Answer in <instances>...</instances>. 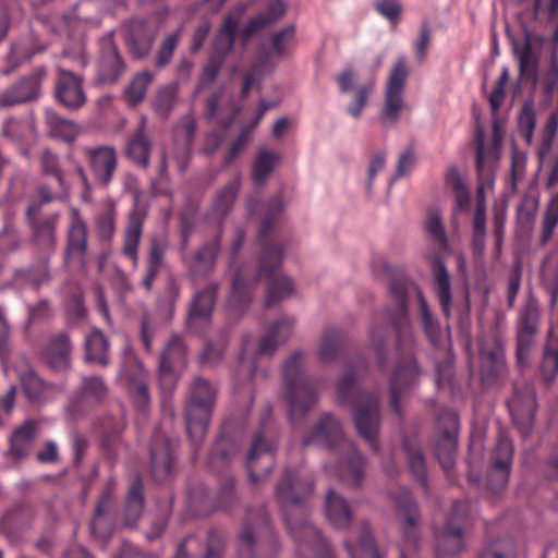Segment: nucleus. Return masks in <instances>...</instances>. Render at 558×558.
Here are the masks:
<instances>
[{
  "label": "nucleus",
  "mask_w": 558,
  "mask_h": 558,
  "mask_svg": "<svg viewBox=\"0 0 558 558\" xmlns=\"http://www.w3.org/2000/svg\"><path fill=\"white\" fill-rule=\"evenodd\" d=\"M411 289L417 296L421 323L426 337L435 343L440 336L438 320L429 311L422 289L403 274L393 276L389 291L395 306L386 311V318L395 330L399 357L389 379V408L399 417H402L401 400L417 386L422 374L415 356V341L410 330L408 298Z\"/></svg>",
  "instance_id": "nucleus-1"
},
{
  "label": "nucleus",
  "mask_w": 558,
  "mask_h": 558,
  "mask_svg": "<svg viewBox=\"0 0 558 558\" xmlns=\"http://www.w3.org/2000/svg\"><path fill=\"white\" fill-rule=\"evenodd\" d=\"M314 484L296 469L287 468L276 486V498L281 505L287 529L296 545V555L305 558H335L327 541L308 521L305 499L312 495Z\"/></svg>",
  "instance_id": "nucleus-2"
},
{
  "label": "nucleus",
  "mask_w": 558,
  "mask_h": 558,
  "mask_svg": "<svg viewBox=\"0 0 558 558\" xmlns=\"http://www.w3.org/2000/svg\"><path fill=\"white\" fill-rule=\"evenodd\" d=\"M368 368L365 357H359L354 364L345 365L342 376L337 381V397L340 404L352 411V420L357 434L378 451V433L381 424L380 398L378 391H363L356 386L357 379Z\"/></svg>",
  "instance_id": "nucleus-3"
},
{
  "label": "nucleus",
  "mask_w": 558,
  "mask_h": 558,
  "mask_svg": "<svg viewBox=\"0 0 558 558\" xmlns=\"http://www.w3.org/2000/svg\"><path fill=\"white\" fill-rule=\"evenodd\" d=\"M283 209L282 196L272 197L267 203L258 232V241L262 245L258 276L268 279L265 300L267 307L290 296L294 289L292 279L279 274L283 259V246L269 238L272 227Z\"/></svg>",
  "instance_id": "nucleus-4"
},
{
  "label": "nucleus",
  "mask_w": 558,
  "mask_h": 558,
  "mask_svg": "<svg viewBox=\"0 0 558 558\" xmlns=\"http://www.w3.org/2000/svg\"><path fill=\"white\" fill-rule=\"evenodd\" d=\"M304 446L339 449L341 457L336 464L338 478L351 486H361L364 478V458L354 442L344 438L340 422L330 413L323 414L303 438Z\"/></svg>",
  "instance_id": "nucleus-5"
},
{
  "label": "nucleus",
  "mask_w": 558,
  "mask_h": 558,
  "mask_svg": "<svg viewBox=\"0 0 558 558\" xmlns=\"http://www.w3.org/2000/svg\"><path fill=\"white\" fill-rule=\"evenodd\" d=\"M217 389L203 377H195L189 388L184 417L186 432L193 448V460L202 447L208 430L214 407L216 404Z\"/></svg>",
  "instance_id": "nucleus-6"
},
{
  "label": "nucleus",
  "mask_w": 558,
  "mask_h": 558,
  "mask_svg": "<svg viewBox=\"0 0 558 558\" xmlns=\"http://www.w3.org/2000/svg\"><path fill=\"white\" fill-rule=\"evenodd\" d=\"M284 399L289 407V420L292 424L304 416L318 401L315 384L303 372L301 351L290 355L282 367Z\"/></svg>",
  "instance_id": "nucleus-7"
},
{
  "label": "nucleus",
  "mask_w": 558,
  "mask_h": 558,
  "mask_svg": "<svg viewBox=\"0 0 558 558\" xmlns=\"http://www.w3.org/2000/svg\"><path fill=\"white\" fill-rule=\"evenodd\" d=\"M277 429L272 422L271 407L263 413L258 429L254 433L245 465L250 481L257 484L268 477L275 465Z\"/></svg>",
  "instance_id": "nucleus-8"
},
{
  "label": "nucleus",
  "mask_w": 558,
  "mask_h": 558,
  "mask_svg": "<svg viewBox=\"0 0 558 558\" xmlns=\"http://www.w3.org/2000/svg\"><path fill=\"white\" fill-rule=\"evenodd\" d=\"M408 77L407 60L401 57L392 64L386 82L384 105L379 112V122L385 129L395 126L407 109L403 94Z\"/></svg>",
  "instance_id": "nucleus-9"
},
{
  "label": "nucleus",
  "mask_w": 558,
  "mask_h": 558,
  "mask_svg": "<svg viewBox=\"0 0 558 558\" xmlns=\"http://www.w3.org/2000/svg\"><path fill=\"white\" fill-rule=\"evenodd\" d=\"M539 326L538 302L534 296H529L515 318V362L519 368H524L529 363Z\"/></svg>",
  "instance_id": "nucleus-10"
},
{
  "label": "nucleus",
  "mask_w": 558,
  "mask_h": 558,
  "mask_svg": "<svg viewBox=\"0 0 558 558\" xmlns=\"http://www.w3.org/2000/svg\"><path fill=\"white\" fill-rule=\"evenodd\" d=\"M391 498L402 522L403 537L399 547L400 558H414L420 544L418 506L407 488H399Z\"/></svg>",
  "instance_id": "nucleus-11"
},
{
  "label": "nucleus",
  "mask_w": 558,
  "mask_h": 558,
  "mask_svg": "<svg viewBox=\"0 0 558 558\" xmlns=\"http://www.w3.org/2000/svg\"><path fill=\"white\" fill-rule=\"evenodd\" d=\"M476 157L475 168L477 174V202L474 215L486 216L484 193L490 190L495 183V170L498 161L499 141L495 137L493 145L486 149L484 135L477 132L475 137Z\"/></svg>",
  "instance_id": "nucleus-12"
},
{
  "label": "nucleus",
  "mask_w": 558,
  "mask_h": 558,
  "mask_svg": "<svg viewBox=\"0 0 558 558\" xmlns=\"http://www.w3.org/2000/svg\"><path fill=\"white\" fill-rule=\"evenodd\" d=\"M507 407L513 424L523 437L532 432L536 411V391L532 384L517 381L513 385V393L507 401Z\"/></svg>",
  "instance_id": "nucleus-13"
},
{
  "label": "nucleus",
  "mask_w": 558,
  "mask_h": 558,
  "mask_svg": "<svg viewBox=\"0 0 558 558\" xmlns=\"http://www.w3.org/2000/svg\"><path fill=\"white\" fill-rule=\"evenodd\" d=\"M186 347L182 338L173 336L159 359V384L163 392L171 393L186 368Z\"/></svg>",
  "instance_id": "nucleus-14"
},
{
  "label": "nucleus",
  "mask_w": 558,
  "mask_h": 558,
  "mask_svg": "<svg viewBox=\"0 0 558 558\" xmlns=\"http://www.w3.org/2000/svg\"><path fill=\"white\" fill-rule=\"evenodd\" d=\"M466 501H454L452 511L441 532L436 533L435 554L437 557L456 556L464 547L462 522L468 511Z\"/></svg>",
  "instance_id": "nucleus-15"
},
{
  "label": "nucleus",
  "mask_w": 558,
  "mask_h": 558,
  "mask_svg": "<svg viewBox=\"0 0 558 558\" xmlns=\"http://www.w3.org/2000/svg\"><path fill=\"white\" fill-rule=\"evenodd\" d=\"M59 214L41 215L40 204H31L26 209V221L33 243L43 252L52 253L57 245L56 228Z\"/></svg>",
  "instance_id": "nucleus-16"
},
{
  "label": "nucleus",
  "mask_w": 558,
  "mask_h": 558,
  "mask_svg": "<svg viewBox=\"0 0 558 558\" xmlns=\"http://www.w3.org/2000/svg\"><path fill=\"white\" fill-rule=\"evenodd\" d=\"M440 435L435 444V454L441 468L449 472L456 463L458 415L452 410H445L438 417Z\"/></svg>",
  "instance_id": "nucleus-17"
},
{
  "label": "nucleus",
  "mask_w": 558,
  "mask_h": 558,
  "mask_svg": "<svg viewBox=\"0 0 558 558\" xmlns=\"http://www.w3.org/2000/svg\"><path fill=\"white\" fill-rule=\"evenodd\" d=\"M512 459V440L506 433H500L492 453V466L487 475V486L493 493H499L507 486Z\"/></svg>",
  "instance_id": "nucleus-18"
},
{
  "label": "nucleus",
  "mask_w": 558,
  "mask_h": 558,
  "mask_svg": "<svg viewBox=\"0 0 558 558\" xmlns=\"http://www.w3.org/2000/svg\"><path fill=\"white\" fill-rule=\"evenodd\" d=\"M47 77L45 66L35 68L28 75L0 94V107L9 108L38 99L43 81Z\"/></svg>",
  "instance_id": "nucleus-19"
},
{
  "label": "nucleus",
  "mask_w": 558,
  "mask_h": 558,
  "mask_svg": "<svg viewBox=\"0 0 558 558\" xmlns=\"http://www.w3.org/2000/svg\"><path fill=\"white\" fill-rule=\"evenodd\" d=\"M83 84L82 75L59 66L54 83L57 101L70 110L81 109L87 100Z\"/></svg>",
  "instance_id": "nucleus-20"
},
{
  "label": "nucleus",
  "mask_w": 558,
  "mask_h": 558,
  "mask_svg": "<svg viewBox=\"0 0 558 558\" xmlns=\"http://www.w3.org/2000/svg\"><path fill=\"white\" fill-rule=\"evenodd\" d=\"M218 288L217 283H209L194 294L187 311L189 329L201 332L211 322Z\"/></svg>",
  "instance_id": "nucleus-21"
},
{
  "label": "nucleus",
  "mask_w": 558,
  "mask_h": 558,
  "mask_svg": "<svg viewBox=\"0 0 558 558\" xmlns=\"http://www.w3.org/2000/svg\"><path fill=\"white\" fill-rule=\"evenodd\" d=\"M174 442L159 428H156L150 441V472L156 482L165 481L174 463Z\"/></svg>",
  "instance_id": "nucleus-22"
},
{
  "label": "nucleus",
  "mask_w": 558,
  "mask_h": 558,
  "mask_svg": "<svg viewBox=\"0 0 558 558\" xmlns=\"http://www.w3.org/2000/svg\"><path fill=\"white\" fill-rule=\"evenodd\" d=\"M95 181L108 187L118 168V155L112 146L87 147L84 149Z\"/></svg>",
  "instance_id": "nucleus-23"
},
{
  "label": "nucleus",
  "mask_w": 558,
  "mask_h": 558,
  "mask_svg": "<svg viewBox=\"0 0 558 558\" xmlns=\"http://www.w3.org/2000/svg\"><path fill=\"white\" fill-rule=\"evenodd\" d=\"M88 248V227L77 208H72L66 232V247L64 259L70 263L73 259L85 264Z\"/></svg>",
  "instance_id": "nucleus-24"
},
{
  "label": "nucleus",
  "mask_w": 558,
  "mask_h": 558,
  "mask_svg": "<svg viewBox=\"0 0 558 558\" xmlns=\"http://www.w3.org/2000/svg\"><path fill=\"white\" fill-rule=\"evenodd\" d=\"M73 345L66 332L52 335L43 350L44 363L53 372L63 373L71 368Z\"/></svg>",
  "instance_id": "nucleus-25"
},
{
  "label": "nucleus",
  "mask_w": 558,
  "mask_h": 558,
  "mask_svg": "<svg viewBox=\"0 0 558 558\" xmlns=\"http://www.w3.org/2000/svg\"><path fill=\"white\" fill-rule=\"evenodd\" d=\"M107 392L101 377H83L80 390L70 400L69 410L74 416L83 414L88 408L102 402Z\"/></svg>",
  "instance_id": "nucleus-26"
},
{
  "label": "nucleus",
  "mask_w": 558,
  "mask_h": 558,
  "mask_svg": "<svg viewBox=\"0 0 558 558\" xmlns=\"http://www.w3.org/2000/svg\"><path fill=\"white\" fill-rule=\"evenodd\" d=\"M145 218L146 210L141 208L138 206V201L135 199L134 208L129 214L122 246V254L132 262L134 269L137 268L140 262L138 248Z\"/></svg>",
  "instance_id": "nucleus-27"
},
{
  "label": "nucleus",
  "mask_w": 558,
  "mask_h": 558,
  "mask_svg": "<svg viewBox=\"0 0 558 558\" xmlns=\"http://www.w3.org/2000/svg\"><path fill=\"white\" fill-rule=\"evenodd\" d=\"M245 12V5L238 7L231 14L227 15L218 29L213 49L209 56L225 60L231 53L235 43L239 19Z\"/></svg>",
  "instance_id": "nucleus-28"
},
{
  "label": "nucleus",
  "mask_w": 558,
  "mask_h": 558,
  "mask_svg": "<svg viewBox=\"0 0 558 558\" xmlns=\"http://www.w3.org/2000/svg\"><path fill=\"white\" fill-rule=\"evenodd\" d=\"M168 251V241L165 236L156 235L151 238L148 246L145 269L141 284L147 291L153 290L155 280L158 278L165 267L166 253Z\"/></svg>",
  "instance_id": "nucleus-29"
},
{
  "label": "nucleus",
  "mask_w": 558,
  "mask_h": 558,
  "mask_svg": "<svg viewBox=\"0 0 558 558\" xmlns=\"http://www.w3.org/2000/svg\"><path fill=\"white\" fill-rule=\"evenodd\" d=\"M287 8L283 0H269L264 12L251 17L247 24L240 31V39L245 46L250 39L266 27L274 25L286 13Z\"/></svg>",
  "instance_id": "nucleus-30"
},
{
  "label": "nucleus",
  "mask_w": 558,
  "mask_h": 558,
  "mask_svg": "<svg viewBox=\"0 0 558 558\" xmlns=\"http://www.w3.org/2000/svg\"><path fill=\"white\" fill-rule=\"evenodd\" d=\"M125 64L111 39L104 40L98 62L97 81L102 84L116 83L124 73Z\"/></svg>",
  "instance_id": "nucleus-31"
},
{
  "label": "nucleus",
  "mask_w": 558,
  "mask_h": 558,
  "mask_svg": "<svg viewBox=\"0 0 558 558\" xmlns=\"http://www.w3.org/2000/svg\"><path fill=\"white\" fill-rule=\"evenodd\" d=\"M125 40L130 53L136 59H144L151 50L155 35L145 21L135 19L126 25Z\"/></svg>",
  "instance_id": "nucleus-32"
},
{
  "label": "nucleus",
  "mask_w": 558,
  "mask_h": 558,
  "mask_svg": "<svg viewBox=\"0 0 558 558\" xmlns=\"http://www.w3.org/2000/svg\"><path fill=\"white\" fill-rule=\"evenodd\" d=\"M432 277L441 312L448 318L452 306L451 280L447 266L439 255H435L432 259Z\"/></svg>",
  "instance_id": "nucleus-33"
},
{
  "label": "nucleus",
  "mask_w": 558,
  "mask_h": 558,
  "mask_svg": "<svg viewBox=\"0 0 558 558\" xmlns=\"http://www.w3.org/2000/svg\"><path fill=\"white\" fill-rule=\"evenodd\" d=\"M295 320L292 317L278 318L259 340L258 355H271L278 345L286 343L293 335Z\"/></svg>",
  "instance_id": "nucleus-34"
},
{
  "label": "nucleus",
  "mask_w": 558,
  "mask_h": 558,
  "mask_svg": "<svg viewBox=\"0 0 558 558\" xmlns=\"http://www.w3.org/2000/svg\"><path fill=\"white\" fill-rule=\"evenodd\" d=\"M347 339L343 331L333 326L326 327L319 339L317 357L324 364L336 362L345 350Z\"/></svg>",
  "instance_id": "nucleus-35"
},
{
  "label": "nucleus",
  "mask_w": 558,
  "mask_h": 558,
  "mask_svg": "<svg viewBox=\"0 0 558 558\" xmlns=\"http://www.w3.org/2000/svg\"><path fill=\"white\" fill-rule=\"evenodd\" d=\"M262 530L271 532L269 525V518L265 511L260 512L258 522L256 524H251L246 522L243 525L239 534L240 558H255V551L257 549L256 535L260 533Z\"/></svg>",
  "instance_id": "nucleus-36"
},
{
  "label": "nucleus",
  "mask_w": 558,
  "mask_h": 558,
  "mask_svg": "<svg viewBox=\"0 0 558 558\" xmlns=\"http://www.w3.org/2000/svg\"><path fill=\"white\" fill-rule=\"evenodd\" d=\"M325 512L330 524L339 530L347 529L352 520L347 500L331 488L326 494Z\"/></svg>",
  "instance_id": "nucleus-37"
},
{
  "label": "nucleus",
  "mask_w": 558,
  "mask_h": 558,
  "mask_svg": "<svg viewBox=\"0 0 558 558\" xmlns=\"http://www.w3.org/2000/svg\"><path fill=\"white\" fill-rule=\"evenodd\" d=\"M13 280L16 284L39 290L51 280L48 258H41L25 269H17Z\"/></svg>",
  "instance_id": "nucleus-38"
},
{
  "label": "nucleus",
  "mask_w": 558,
  "mask_h": 558,
  "mask_svg": "<svg viewBox=\"0 0 558 558\" xmlns=\"http://www.w3.org/2000/svg\"><path fill=\"white\" fill-rule=\"evenodd\" d=\"M239 446L231 438L221 434L217 437L207 459V465L210 471L218 472L228 466L238 452Z\"/></svg>",
  "instance_id": "nucleus-39"
},
{
  "label": "nucleus",
  "mask_w": 558,
  "mask_h": 558,
  "mask_svg": "<svg viewBox=\"0 0 558 558\" xmlns=\"http://www.w3.org/2000/svg\"><path fill=\"white\" fill-rule=\"evenodd\" d=\"M222 231L220 230L213 239L206 241L195 253L191 269L194 272L207 274L215 268L220 248Z\"/></svg>",
  "instance_id": "nucleus-40"
},
{
  "label": "nucleus",
  "mask_w": 558,
  "mask_h": 558,
  "mask_svg": "<svg viewBox=\"0 0 558 558\" xmlns=\"http://www.w3.org/2000/svg\"><path fill=\"white\" fill-rule=\"evenodd\" d=\"M36 434L37 424L33 421L25 422L12 434L7 454L15 460H21L27 457Z\"/></svg>",
  "instance_id": "nucleus-41"
},
{
  "label": "nucleus",
  "mask_w": 558,
  "mask_h": 558,
  "mask_svg": "<svg viewBox=\"0 0 558 558\" xmlns=\"http://www.w3.org/2000/svg\"><path fill=\"white\" fill-rule=\"evenodd\" d=\"M16 374L26 398L32 402H41L53 389V385L43 380L34 369L27 366L25 369H16Z\"/></svg>",
  "instance_id": "nucleus-42"
},
{
  "label": "nucleus",
  "mask_w": 558,
  "mask_h": 558,
  "mask_svg": "<svg viewBox=\"0 0 558 558\" xmlns=\"http://www.w3.org/2000/svg\"><path fill=\"white\" fill-rule=\"evenodd\" d=\"M144 510V494H143V483L140 476L135 478L132 483L124 509H123V525L125 527H133L140 518L142 517Z\"/></svg>",
  "instance_id": "nucleus-43"
},
{
  "label": "nucleus",
  "mask_w": 558,
  "mask_h": 558,
  "mask_svg": "<svg viewBox=\"0 0 558 558\" xmlns=\"http://www.w3.org/2000/svg\"><path fill=\"white\" fill-rule=\"evenodd\" d=\"M112 495L109 490L102 493L90 523L92 533L99 538H108L113 531V523L108 512L112 506Z\"/></svg>",
  "instance_id": "nucleus-44"
},
{
  "label": "nucleus",
  "mask_w": 558,
  "mask_h": 558,
  "mask_svg": "<svg viewBox=\"0 0 558 558\" xmlns=\"http://www.w3.org/2000/svg\"><path fill=\"white\" fill-rule=\"evenodd\" d=\"M196 130L197 122L192 113L183 116L173 128V141L179 146L182 161L190 155Z\"/></svg>",
  "instance_id": "nucleus-45"
},
{
  "label": "nucleus",
  "mask_w": 558,
  "mask_h": 558,
  "mask_svg": "<svg viewBox=\"0 0 558 558\" xmlns=\"http://www.w3.org/2000/svg\"><path fill=\"white\" fill-rule=\"evenodd\" d=\"M151 142L141 125L132 135L126 145L125 154L135 165L147 168L150 161Z\"/></svg>",
  "instance_id": "nucleus-46"
},
{
  "label": "nucleus",
  "mask_w": 558,
  "mask_h": 558,
  "mask_svg": "<svg viewBox=\"0 0 558 558\" xmlns=\"http://www.w3.org/2000/svg\"><path fill=\"white\" fill-rule=\"evenodd\" d=\"M256 280L248 281L241 271H235L232 280V289L228 299L229 307L235 312H244L252 301V287Z\"/></svg>",
  "instance_id": "nucleus-47"
},
{
  "label": "nucleus",
  "mask_w": 558,
  "mask_h": 558,
  "mask_svg": "<svg viewBox=\"0 0 558 558\" xmlns=\"http://www.w3.org/2000/svg\"><path fill=\"white\" fill-rule=\"evenodd\" d=\"M85 361L97 363L102 367L109 364L108 348L109 343L105 335L99 329H94L85 338Z\"/></svg>",
  "instance_id": "nucleus-48"
},
{
  "label": "nucleus",
  "mask_w": 558,
  "mask_h": 558,
  "mask_svg": "<svg viewBox=\"0 0 558 558\" xmlns=\"http://www.w3.org/2000/svg\"><path fill=\"white\" fill-rule=\"evenodd\" d=\"M117 208L111 198L102 202L95 218L97 236L100 241H110L116 232Z\"/></svg>",
  "instance_id": "nucleus-49"
},
{
  "label": "nucleus",
  "mask_w": 558,
  "mask_h": 558,
  "mask_svg": "<svg viewBox=\"0 0 558 558\" xmlns=\"http://www.w3.org/2000/svg\"><path fill=\"white\" fill-rule=\"evenodd\" d=\"M344 546L350 558H380L375 538L366 522L362 523L357 544L352 545L349 541H344Z\"/></svg>",
  "instance_id": "nucleus-50"
},
{
  "label": "nucleus",
  "mask_w": 558,
  "mask_h": 558,
  "mask_svg": "<svg viewBox=\"0 0 558 558\" xmlns=\"http://www.w3.org/2000/svg\"><path fill=\"white\" fill-rule=\"evenodd\" d=\"M45 120L51 137L59 138L68 143L75 140L77 130L76 125L72 121L62 118L52 109L45 110Z\"/></svg>",
  "instance_id": "nucleus-51"
},
{
  "label": "nucleus",
  "mask_w": 558,
  "mask_h": 558,
  "mask_svg": "<svg viewBox=\"0 0 558 558\" xmlns=\"http://www.w3.org/2000/svg\"><path fill=\"white\" fill-rule=\"evenodd\" d=\"M280 160V155L266 149H262L255 157L252 167V179L256 185H264L267 178L275 170Z\"/></svg>",
  "instance_id": "nucleus-52"
},
{
  "label": "nucleus",
  "mask_w": 558,
  "mask_h": 558,
  "mask_svg": "<svg viewBox=\"0 0 558 558\" xmlns=\"http://www.w3.org/2000/svg\"><path fill=\"white\" fill-rule=\"evenodd\" d=\"M240 184L241 177L238 174L217 193L214 201V211L220 219L226 217L231 210L236 198Z\"/></svg>",
  "instance_id": "nucleus-53"
},
{
  "label": "nucleus",
  "mask_w": 558,
  "mask_h": 558,
  "mask_svg": "<svg viewBox=\"0 0 558 558\" xmlns=\"http://www.w3.org/2000/svg\"><path fill=\"white\" fill-rule=\"evenodd\" d=\"M408 464L415 480L427 490V473L425 459L420 447L412 445L408 438L403 439Z\"/></svg>",
  "instance_id": "nucleus-54"
},
{
  "label": "nucleus",
  "mask_w": 558,
  "mask_h": 558,
  "mask_svg": "<svg viewBox=\"0 0 558 558\" xmlns=\"http://www.w3.org/2000/svg\"><path fill=\"white\" fill-rule=\"evenodd\" d=\"M153 81L154 74L149 71H142L137 73L124 90V99L126 102L132 107L143 102L146 97L147 89Z\"/></svg>",
  "instance_id": "nucleus-55"
},
{
  "label": "nucleus",
  "mask_w": 558,
  "mask_h": 558,
  "mask_svg": "<svg viewBox=\"0 0 558 558\" xmlns=\"http://www.w3.org/2000/svg\"><path fill=\"white\" fill-rule=\"evenodd\" d=\"M541 371L546 379L551 380L558 374V336L548 331L544 347Z\"/></svg>",
  "instance_id": "nucleus-56"
},
{
  "label": "nucleus",
  "mask_w": 558,
  "mask_h": 558,
  "mask_svg": "<svg viewBox=\"0 0 558 558\" xmlns=\"http://www.w3.org/2000/svg\"><path fill=\"white\" fill-rule=\"evenodd\" d=\"M129 392L136 410L145 412L149 405L150 398L145 374L142 369L134 377L129 378Z\"/></svg>",
  "instance_id": "nucleus-57"
},
{
  "label": "nucleus",
  "mask_w": 558,
  "mask_h": 558,
  "mask_svg": "<svg viewBox=\"0 0 558 558\" xmlns=\"http://www.w3.org/2000/svg\"><path fill=\"white\" fill-rule=\"evenodd\" d=\"M31 524V517L21 507L8 510L0 520V529L9 534L24 531Z\"/></svg>",
  "instance_id": "nucleus-58"
},
{
  "label": "nucleus",
  "mask_w": 558,
  "mask_h": 558,
  "mask_svg": "<svg viewBox=\"0 0 558 558\" xmlns=\"http://www.w3.org/2000/svg\"><path fill=\"white\" fill-rule=\"evenodd\" d=\"M425 231L428 238L437 245L439 251L445 252L449 248L445 227L437 210L428 211L425 222Z\"/></svg>",
  "instance_id": "nucleus-59"
},
{
  "label": "nucleus",
  "mask_w": 558,
  "mask_h": 558,
  "mask_svg": "<svg viewBox=\"0 0 558 558\" xmlns=\"http://www.w3.org/2000/svg\"><path fill=\"white\" fill-rule=\"evenodd\" d=\"M177 97V84H168L161 87L158 90L156 95V100L154 102V110L156 111V113L162 119H168L172 109L174 108Z\"/></svg>",
  "instance_id": "nucleus-60"
},
{
  "label": "nucleus",
  "mask_w": 558,
  "mask_h": 558,
  "mask_svg": "<svg viewBox=\"0 0 558 558\" xmlns=\"http://www.w3.org/2000/svg\"><path fill=\"white\" fill-rule=\"evenodd\" d=\"M389 326H373L371 329V342L377 357V364L380 372H385L387 362V339Z\"/></svg>",
  "instance_id": "nucleus-61"
},
{
  "label": "nucleus",
  "mask_w": 558,
  "mask_h": 558,
  "mask_svg": "<svg viewBox=\"0 0 558 558\" xmlns=\"http://www.w3.org/2000/svg\"><path fill=\"white\" fill-rule=\"evenodd\" d=\"M183 27H179L177 31L168 34L161 41L157 54L155 57V65L159 69L165 68L170 63L174 51L181 40Z\"/></svg>",
  "instance_id": "nucleus-62"
},
{
  "label": "nucleus",
  "mask_w": 558,
  "mask_h": 558,
  "mask_svg": "<svg viewBox=\"0 0 558 558\" xmlns=\"http://www.w3.org/2000/svg\"><path fill=\"white\" fill-rule=\"evenodd\" d=\"M375 88V78L361 83L356 86L353 99L347 107V112L357 119L361 117L364 107L367 105L368 97L372 95Z\"/></svg>",
  "instance_id": "nucleus-63"
},
{
  "label": "nucleus",
  "mask_w": 558,
  "mask_h": 558,
  "mask_svg": "<svg viewBox=\"0 0 558 558\" xmlns=\"http://www.w3.org/2000/svg\"><path fill=\"white\" fill-rule=\"evenodd\" d=\"M558 223V193L554 195L544 213L543 222H542V235L541 243L546 244L550 238L553 236L554 230Z\"/></svg>",
  "instance_id": "nucleus-64"
}]
</instances>
